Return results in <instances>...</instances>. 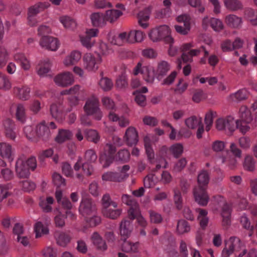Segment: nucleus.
Here are the masks:
<instances>
[{
  "instance_id": "obj_1",
  "label": "nucleus",
  "mask_w": 257,
  "mask_h": 257,
  "mask_svg": "<svg viewBox=\"0 0 257 257\" xmlns=\"http://www.w3.org/2000/svg\"><path fill=\"white\" fill-rule=\"evenodd\" d=\"M171 69V64L165 60L159 61L155 70L150 65L142 66L141 63H138L134 69V74L137 75L140 73H142L145 80L147 83L152 84L155 81V77L160 80L167 75Z\"/></svg>"
},
{
  "instance_id": "obj_2",
  "label": "nucleus",
  "mask_w": 257,
  "mask_h": 257,
  "mask_svg": "<svg viewBox=\"0 0 257 257\" xmlns=\"http://www.w3.org/2000/svg\"><path fill=\"white\" fill-rule=\"evenodd\" d=\"M37 167L36 159L32 157L27 159L24 155L20 156L16 163V172L20 178H28L30 170H34Z\"/></svg>"
},
{
  "instance_id": "obj_3",
  "label": "nucleus",
  "mask_w": 257,
  "mask_h": 257,
  "mask_svg": "<svg viewBox=\"0 0 257 257\" xmlns=\"http://www.w3.org/2000/svg\"><path fill=\"white\" fill-rule=\"evenodd\" d=\"M171 33L170 27L164 25L152 29L149 34V37L153 42L164 40L166 42L172 44L174 40Z\"/></svg>"
},
{
  "instance_id": "obj_4",
  "label": "nucleus",
  "mask_w": 257,
  "mask_h": 257,
  "mask_svg": "<svg viewBox=\"0 0 257 257\" xmlns=\"http://www.w3.org/2000/svg\"><path fill=\"white\" fill-rule=\"evenodd\" d=\"M115 152L116 148L111 143H108L104 146L99 155V161L103 168L108 167L112 163Z\"/></svg>"
},
{
  "instance_id": "obj_5",
  "label": "nucleus",
  "mask_w": 257,
  "mask_h": 257,
  "mask_svg": "<svg viewBox=\"0 0 257 257\" xmlns=\"http://www.w3.org/2000/svg\"><path fill=\"white\" fill-rule=\"evenodd\" d=\"M236 120L231 116L220 118L216 121V127L218 130L224 131L231 134L236 129Z\"/></svg>"
},
{
  "instance_id": "obj_6",
  "label": "nucleus",
  "mask_w": 257,
  "mask_h": 257,
  "mask_svg": "<svg viewBox=\"0 0 257 257\" xmlns=\"http://www.w3.org/2000/svg\"><path fill=\"white\" fill-rule=\"evenodd\" d=\"M53 80L57 86L66 87L71 85L74 83V78L72 73L65 71L56 75L54 77Z\"/></svg>"
},
{
  "instance_id": "obj_7",
  "label": "nucleus",
  "mask_w": 257,
  "mask_h": 257,
  "mask_svg": "<svg viewBox=\"0 0 257 257\" xmlns=\"http://www.w3.org/2000/svg\"><path fill=\"white\" fill-rule=\"evenodd\" d=\"M97 158V156L94 150L89 149L85 152L84 159L86 162L83 164L82 170L84 173L87 176H90L92 174L93 169L90 163L94 162Z\"/></svg>"
},
{
  "instance_id": "obj_8",
  "label": "nucleus",
  "mask_w": 257,
  "mask_h": 257,
  "mask_svg": "<svg viewBox=\"0 0 257 257\" xmlns=\"http://www.w3.org/2000/svg\"><path fill=\"white\" fill-rule=\"evenodd\" d=\"M84 66L88 71H95L98 68V65L102 62L101 57L98 55L94 57L90 53L85 55L83 57Z\"/></svg>"
},
{
  "instance_id": "obj_9",
  "label": "nucleus",
  "mask_w": 257,
  "mask_h": 257,
  "mask_svg": "<svg viewBox=\"0 0 257 257\" xmlns=\"http://www.w3.org/2000/svg\"><path fill=\"white\" fill-rule=\"evenodd\" d=\"M39 45L43 49L51 51H56L60 46V42L56 38L52 36H44L40 40Z\"/></svg>"
},
{
  "instance_id": "obj_10",
  "label": "nucleus",
  "mask_w": 257,
  "mask_h": 257,
  "mask_svg": "<svg viewBox=\"0 0 257 257\" xmlns=\"http://www.w3.org/2000/svg\"><path fill=\"white\" fill-rule=\"evenodd\" d=\"M80 213L86 217L92 214L95 213L96 209L94 203L88 198H82L79 207Z\"/></svg>"
},
{
  "instance_id": "obj_11",
  "label": "nucleus",
  "mask_w": 257,
  "mask_h": 257,
  "mask_svg": "<svg viewBox=\"0 0 257 257\" xmlns=\"http://www.w3.org/2000/svg\"><path fill=\"white\" fill-rule=\"evenodd\" d=\"M239 242V238L236 237H231L225 243V245L221 253V257H229L235 252L237 246Z\"/></svg>"
},
{
  "instance_id": "obj_12",
  "label": "nucleus",
  "mask_w": 257,
  "mask_h": 257,
  "mask_svg": "<svg viewBox=\"0 0 257 257\" xmlns=\"http://www.w3.org/2000/svg\"><path fill=\"white\" fill-rule=\"evenodd\" d=\"M108 39L112 44L122 46L125 44L130 43L129 32H120L117 35L109 34Z\"/></svg>"
},
{
  "instance_id": "obj_13",
  "label": "nucleus",
  "mask_w": 257,
  "mask_h": 257,
  "mask_svg": "<svg viewBox=\"0 0 257 257\" xmlns=\"http://www.w3.org/2000/svg\"><path fill=\"white\" fill-rule=\"evenodd\" d=\"M193 195L195 201L200 205L206 206L209 201V197L204 188L197 186L194 188Z\"/></svg>"
},
{
  "instance_id": "obj_14",
  "label": "nucleus",
  "mask_w": 257,
  "mask_h": 257,
  "mask_svg": "<svg viewBox=\"0 0 257 257\" xmlns=\"http://www.w3.org/2000/svg\"><path fill=\"white\" fill-rule=\"evenodd\" d=\"M13 59L21 68L25 71L30 70L32 65L30 59L22 52H17L13 55Z\"/></svg>"
},
{
  "instance_id": "obj_15",
  "label": "nucleus",
  "mask_w": 257,
  "mask_h": 257,
  "mask_svg": "<svg viewBox=\"0 0 257 257\" xmlns=\"http://www.w3.org/2000/svg\"><path fill=\"white\" fill-rule=\"evenodd\" d=\"M0 156L3 159L12 162L15 158V149L8 143H0Z\"/></svg>"
},
{
  "instance_id": "obj_16",
  "label": "nucleus",
  "mask_w": 257,
  "mask_h": 257,
  "mask_svg": "<svg viewBox=\"0 0 257 257\" xmlns=\"http://www.w3.org/2000/svg\"><path fill=\"white\" fill-rule=\"evenodd\" d=\"M99 108V100L98 98L92 95L86 99L83 106V110L87 115H91L92 112Z\"/></svg>"
},
{
  "instance_id": "obj_17",
  "label": "nucleus",
  "mask_w": 257,
  "mask_h": 257,
  "mask_svg": "<svg viewBox=\"0 0 257 257\" xmlns=\"http://www.w3.org/2000/svg\"><path fill=\"white\" fill-rule=\"evenodd\" d=\"M13 107L15 109L16 119L22 123H25L27 119V116L25 104L22 103L14 104L12 105L11 109Z\"/></svg>"
},
{
  "instance_id": "obj_18",
  "label": "nucleus",
  "mask_w": 257,
  "mask_h": 257,
  "mask_svg": "<svg viewBox=\"0 0 257 257\" xmlns=\"http://www.w3.org/2000/svg\"><path fill=\"white\" fill-rule=\"evenodd\" d=\"M235 257H257V250L251 249L247 253V250L243 243L239 239V242L234 254Z\"/></svg>"
},
{
  "instance_id": "obj_19",
  "label": "nucleus",
  "mask_w": 257,
  "mask_h": 257,
  "mask_svg": "<svg viewBox=\"0 0 257 257\" xmlns=\"http://www.w3.org/2000/svg\"><path fill=\"white\" fill-rule=\"evenodd\" d=\"M124 140L130 146L135 145L138 142V134L135 127L130 126L125 131Z\"/></svg>"
},
{
  "instance_id": "obj_20",
  "label": "nucleus",
  "mask_w": 257,
  "mask_h": 257,
  "mask_svg": "<svg viewBox=\"0 0 257 257\" xmlns=\"http://www.w3.org/2000/svg\"><path fill=\"white\" fill-rule=\"evenodd\" d=\"M133 230L132 222L130 221L124 219L122 220L120 224L119 233L124 239L128 237Z\"/></svg>"
},
{
  "instance_id": "obj_21",
  "label": "nucleus",
  "mask_w": 257,
  "mask_h": 257,
  "mask_svg": "<svg viewBox=\"0 0 257 257\" xmlns=\"http://www.w3.org/2000/svg\"><path fill=\"white\" fill-rule=\"evenodd\" d=\"M14 92L19 99L26 101L30 98L31 88L27 86H16Z\"/></svg>"
},
{
  "instance_id": "obj_22",
  "label": "nucleus",
  "mask_w": 257,
  "mask_h": 257,
  "mask_svg": "<svg viewBox=\"0 0 257 257\" xmlns=\"http://www.w3.org/2000/svg\"><path fill=\"white\" fill-rule=\"evenodd\" d=\"M225 23L229 27L234 29L240 28L242 24V19L235 15L229 14L225 18Z\"/></svg>"
},
{
  "instance_id": "obj_23",
  "label": "nucleus",
  "mask_w": 257,
  "mask_h": 257,
  "mask_svg": "<svg viewBox=\"0 0 257 257\" xmlns=\"http://www.w3.org/2000/svg\"><path fill=\"white\" fill-rule=\"evenodd\" d=\"M231 209L230 205L224 203L220 210V215L222 218V225L224 226H228L231 223Z\"/></svg>"
},
{
  "instance_id": "obj_24",
  "label": "nucleus",
  "mask_w": 257,
  "mask_h": 257,
  "mask_svg": "<svg viewBox=\"0 0 257 257\" xmlns=\"http://www.w3.org/2000/svg\"><path fill=\"white\" fill-rule=\"evenodd\" d=\"M81 58V53L78 51H73L68 55L63 60L66 67L72 66L76 64Z\"/></svg>"
},
{
  "instance_id": "obj_25",
  "label": "nucleus",
  "mask_w": 257,
  "mask_h": 257,
  "mask_svg": "<svg viewBox=\"0 0 257 257\" xmlns=\"http://www.w3.org/2000/svg\"><path fill=\"white\" fill-rule=\"evenodd\" d=\"M51 114L53 118L57 121L62 122L65 119L64 112L62 110V105L59 104H53L50 107Z\"/></svg>"
},
{
  "instance_id": "obj_26",
  "label": "nucleus",
  "mask_w": 257,
  "mask_h": 257,
  "mask_svg": "<svg viewBox=\"0 0 257 257\" xmlns=\"http://www.w3.org/2000/svg\"><path fill=\"white\" fill-rule=\"evenodd\" d=\"M51 63L49 59L41 60L38 64L37 73L40 77H45L50 71Z\"/></svg>"
},
{
  "instance_id": "obj_27",
  "label": "nucleus",
  "mask_w": 257,
  "mask_h": 257,
  "mask_svg": "<svg viewBox=\"0 0 257 257\" xmlns=\"http://www.w3.org/2000/svg\"><path fill=\"white\" fill-rule=\"evenodd\" d=\"M4 126L6 130V136L10 140L14 141L16 138V133L14 131L15 124L14 122L10 119H7L4 122Z\"/></svg>"
},
{
  "instance_id": "obj_28",
  "label": "nucleus",
  "mask_w": 257,
  "mask_h": 257,
  "mask_svg": "<svg viewBox=\"0 0 257 257\" xmlns=\"http://www.w3.org/2000/svg\"><path fill=\"white\" fill-rule=\"evenodd\" d=\"M140 244L138 242H133L124 239L121 245L122 250L127 253H137L139 251Z\"/></svg>"
},
{
  "instance_id": "obj_29",
  "label": "nucleus",
  "mask_w": 257,
  "mask_h": 257,
  "mask_svg": "<svg viewBox=\"0 0 257 257\" xmlns=\"http://www.w3.org/2000/svg\"><path fill=\"white\" fill-rule=\"evenodd\" d=\"M239 114V120L245 122V123H250L253 121L251 112L246 106L243 105L240 107Z\"/></svg>"
},
{
  "instance_id": "obj_30",
  "label": "nucleus",
  "mask_w": 257,
  "mask_h": 257,
  "mask_svg": "<svg viewBox=\"0 0 257 257\" xmlns=\"http://www.w3.org/2000/svg\"><path fill=\"white\" fill-rule=\"evenodd\" d=\"M85 138L90 142L95 144L98 143L100 141V136L99 133L94 129H86L84 130Z\"/></svg>"
},
{
  "instance_id": "obj_31",
  "label": "nucleus",
  "mask_w": 257,
  "mask_h": 257,
  "mask_svg": "<svg viewBox=\"0 0 257 257\" xmlns=\"http://www.w3.org/2000/svg\"><path fill=\"white\" fill-rule=\"evenodd\" d=\"M72 135V132L69 130H59L57 135L55 138V141L58 144H62L71 139Z\"/></svg>"
},
{
  "instance_id": "obj_32",
  "label": "nucleus",
  "mask_w": 257,
  "mask_h": 257,
  "mask_svg": "<svg viewBox=\"0 0 257 257\" xmlns=\"http://www.w3.org/2000/svg\"><path fill=\"white\" fill-rule=\"evenodd\" d=\"M54 201L53 198L51 196L41 197L40 198L39 205L44 212H49L52 210V205Z\"/></svg>"
},
{
  "instance_id": "obj_33",
  "label": "nucleus",
  "mask_w": 257,
  "mask_h": 257,
  "mask_svg": "<svg viewBox=\"0 0 257 257\" xmlns=\"http://www.w3.org/2000/svg\"><path fill=\"white\" fill-rule=\"evenodd\" d=\"M102 212L105 217L112 219H115L121 215L122 209L120 208L113 209L108 207L103 208Z\"/></svg>"
},
{
  "instance_id": "obj_34",
  "label": "nucleus",
  "mask_w": 257,
  "mask_h": 257,
  "mask_svg": "<svg viewBox=\"0 0 257 257\" xmlns=\"http://www.w3.org/2000/svg\"><path fill=\"white\" fill-rule=\"evenodd\" d=\"M248 95V91L246 89H239L235 93L229 95L228 98L233 101H240L246 99Z\"/></svg>"
},
{
  "instance_id": "obj_35",
  "label": "nucleus",
  "mask_w": 257,
  "mask_h": 257,
  "mask_svg": "<svg viewBox=\"0 0 257 257\" xmlns=\"http://www.w3.org/2000/svg\"><path fill=\"white\" fill-rule=\"evenodd\" d=\"M130 43H140L145 38V34L140 30H134L129 31Z\"/></svg>"
},
{
  "instance_id": "obj_36",
  "label": "nucleus",
  "mask_w": 257,
  "mask_h": 257,
  "mask_svg": "<svg viewBox=\"0 0 257 257\" xmlns=\"http://www.w3.org/2000/svg\"><path fill=\"white\" fill-rule=\"evenodd\" d=\"M196 211L198 213L197 219L199 222V224L201 227L203 229L205 228L209 222V218L207 216V211L205 209L200 208L196 209Z\"/></svg>"
},
{
  "instance_id": "obj_37",
  "label": "nucleus",
  "mask_w": 257,
  "mask_h": 257,
  "mask_svg": "<svg viewBox=\"0 0 257 257\" xmlns=\"http://www.w3.org/2000/svg\"><path fill=\"white\" fill-rule=\"evenodd\" d=\"M91 23L94 26L101 27L105 25L106 20L104 15L100 13H94L90 16Z\"/></svg>"
},
{
  "instance_id": "obj_38",
  "label": "nucleus",
  "mask_w": 257,
  "mask_h": 257,
  "mask_svg": "<svg viewBox=\"0 0 257 257\" xmlns=\"http://www.w3.org/2000/svg\"><path fill=\"white\" fill-rule=\"evenodd\" d=\"M49 4L46 3H38L28 9V14L36 16L40 12L49 7Z\"/></svg>"
},
{
  "instance_id": "obj_39",
  "label": "nucleus",
  "mask_w": 257,
  "mask_h": 257,
  "mask_svg": "<svg viewBox=\"0 0 257 257\" xmlns=\"http://www.w3.org/2000/svg\"><path fill=\"white\" fill-rule=\"evenodd\" d=\"M10 52L4 46H0V68L5 67L9 60Z\"/></svg>"
},
{
  "instance_id": "obj_40",
  "label": "nucleus",
  "mask_w": 257,
  "mask_h": 257,
  "mask_svg": "<svg viewBox=\"0 0 257 257\" xmlns=\"http://www.w3.org/2000/svg\"><path fill=\"white\" fill-rule=\"evenodd\" d=\"M91 240L96 247L101 250H105L107 249V245L105 242L100 237L97 232H94L91 236Z\"/></svg>"
},
{
  "instance_id": "obj_41",
  "label": "nucleus",
  "mask_w": 257,
  "mask_h": 257,
  "mask_svg": "<svg viewBox=\"0 0 257 257\" xmlns=\"http://www.w3.org/2000/svg\"><path fill=\"white\" fill-rule=\"evenodd\" d=\"M122 14L123 13L120 10L111 9L106 11L104 16L106 21L113 23L122 16Z\"/></svg>"
},
{
  "instance_id": "obj_42",
  "label": "nucleus",
  "mask_w": 257,
  "mask_h": 257,
  "mask_svg": "<svg viewBox=\"0 0 257 257\" xmlns=\"http://www.w3.org/2000/svg\"><path fill=\"white\" fill-rule=\"evenodd\" d=\"M223 3L227 10L236 11L242 8L241 3L238 0H223Z\"/></svg>"
},
{
  "instance_id": "obj_43",
  "label": "nucleus",
  "mask_w": 257,
  "mask_h": 257,
  "mask_svg": "<svg viewBox=\"0 0 257 257\" xmlns=\"http://www.w3.org/2000/svg\"><path fill=\"white\" fill-rule=\"evenodd\" d=\"M35 128L37 130V137L47 138L50 135V130L45 121L35 125Z\"/></svg>"
},
{
  "instance_id": "obj_44",
  "label": "nucleus",
  "mask_w": 257,
  "mask_h": 257,
  "mask_svg": "<svg viewBox=\"0 0 257 257\" xmlns=\"http://www.w3.org/2000/svg\"><path fill=\"white\" fill-rule=\"evenodd\" d=\"M59 20L66 29L71 30L76 27V22L70 17L63 16L60 18Z\"/></svg>"
},
{
  "instance_id": "obj_45",
  "label": "nucleus",
  "mask_w": 257,
  "mask_h": 257,
  "mask_svg": "<svg viewBox=\"0 0 257 257\" xmlns=\"http://www.w3.org/2000/svg\"><path fill=\"white\" fill-rule=\"evenodd\" d=\"M12 84L9 77L0 72V89L8 91L12 88Z\"/></svg>"
},
{
  "instance_id": "obj_46",
  "label": "nucleus",
  "mask_w": 257,
  "mask_h": 257,
  "mask_svg": "<svg viewBox=\"0 0 257 257\" xmlns=\"http://www.w3.org/2000/svg\"><path fill=\"white\" fill-rule=\"evenodd\" d=\"M202 123V119L195 116H192L185 120V123L187 127L195 129Z\"/></svg>"
},
{
  "instance_id": "obj_47",
  "label": "nucleus",
  "mask_w": 257,
  "mask_h": 257,
  "mask_svg": "<svg viewBox=\"0 0 257 257\" xmlns=\"http://www.w3.org/2000/svg\"><path fill=\"white\" fill-rule=\"evenodd\" d=\"M24 133L28 139L35 141L37 138V130L35 125H26L24 128Z\"/></svg>"
},
{
  "instance_id": "obj_48",
  "label": "nucleus",
  "mask_w": 257,
  "mask_h": 257,
  "mask_svg": "<svg viewBox=\"0 0 257 257\" xmlns=\"http://www.w3.org/2000/svg\"><path fill=\"white\" fill-rule=\"evenodd\" d=\"M34 230L36 237H39L44 234L49 232V229L47 225L43 224L41 222H37L34 225Z\"/></svg>"
},
{
  "instance_id": "obj_49",
  "label": "nucleus",
  "mask_w": 257,
  "mask_h": 257,
  "mask_svg": "<svg viewBox=\"0 0 257 257\" xmlns=\"http://www.w3.org/2000/svg\"><path fill=\"white\" fill-rule=\"evenodd\" d=\"M159 181L158 178L153 174L147 176L144 179V184L146 188L154 187Z\"/></svg>"
},
{
  "instance_id": "obj_50",
  "label": "nucleus",
  "mask_w": 257,
  "mask_h": 257,
  "mask_svg": "<svg viewBox=\"0 0 257 257\" xmlns=\"http://www.w3.org/2000/svg\"><path fill=\"white\" fill-rule=\"evenodd\" d=\"M57 244L61 246L65 247L71 240V236L64 232L60 233L58 236H56Z\"/></svg>"
},
{
  "instance_id": "obj_51",
  "label": "nucleus",
  "mask_w": 257,
  "mask_h": 257,
  "mask_svg": "<svg viewBox=\"0 0 257 257\" xmlns=\"http://www.w3.org/2000/svg\"><path fill=\"white\" fill-rule=\"evenodd\" d=\"M183 146L180 143H176L172 145L169 148L170 152L175 158H178L183 152Z\"/></svg>"
},
{
  "instance_id": "obj_52",
  "label": "nucleus",
  "mask_w": 257,
  "mask_h": 257,
  "mask_svg": "<svg viewBox=\"0 0 257 257\" xmlns=\"http://www.w3.org/2000/svg\"><path fill=\"white\" fill-rule=\"evenodd\" d=\"M85 220L90 227H94L98 225L101 222V218L95 213L92 214L90 216L84 217Z\"/></svg>"
},
{
  "instance_id": "obj_53",
  "label": "nucleus",
  "mask_w": 257,
  "mask_h": 257,
  "mask_svg": "<svg viewBox=\"0 0 257 257\" xmlns=\"http://www.w3.org/2000/svg\"><path fill=\"white\" fill-rule=\"evenodd\" d=\"M255 162L253 158L250 156H247L244 159L243 166L245 170L253 171L255 169Z\"/></svg>"
},
{
  "instance_id": "obj_54",
  "label": "nucleus",
  "mask_w": 257,
  "mask_h": 257,
  "mask_svg": "<svg viewBox=\"0 0 257 257\" xmlns=\"http://www.w3.org/2000/svg\"><path fill=\"white\" fill-rule=\"evenodd\" d=\"M209 177L207 172L202 171L198 175V186L203 187L207 185L209 182Z\"/></svg>"
},
{
  "instance_id": "obj_55",
  "label": "nucleus",
  "mask_w": 257,
  "mask_h": 257,
  "mask_svg": "<svg viewBox=\"0 0 257 257\" xmlns=\"http://www.w3.org/2000/svg\"><path fill=\"white\" fill-rule=\"evenodd\" d=\"M190 230V227L188 222L184 220H180L178 221L177 226V231L179 234H183L188 232Z\"/></svg>"
},
{
  "instance_id": "obj_56",
  "label": "nucleus",
  "mask_w": 257,
  "mask_h": 257,
  "mask_svg": "<svg viewBox=\"0 0 257 257\" xmlns=\"http://www.w3.org/2000/svg\"><path fill=\"white\" fill-rule=\"evenodd\" d=\"M210 26L213 30L217 32L221 31L224 28L222 22L220 19L214 18L210 19Z\"/></svg>"
},
{
  "instance_id": "obj_57",
  "label": "nucleus",
  "mask_w": 257,
  "mask_h": 257,
  "mask_svg": "<svg viewBox=\"0 0 257 257\" xmlns=\"http://www.w3.org/2000/svg\"><path fill=\"white\" fill-rule=\"evenodd\" d=\"M130 169V166L128 165H123L119 168V172H116L118 182L122 181L128 176V172Z\"/></svg>"
},
{
  "instance_id": "obj_58",
  "label": "nucleus",
  "mask_w": 257,
  "mask_h": 257,
  "mask_svg": "<svg viewBox=\"0 0 257 257\" xmlns=\"http://www.w3.org/2000/svg\"><path fill=\"white\" fill-rule=\"evenodd\" d=\"M239 222L243 228L246 230L252 231L253 226L251 225L250 220L246 214L243 213L240 216Z\"/></svg>"
},
{
  "instance_id": "obj_59",
  "label": "nucleus",
  "mask_w": 257,
  "mask_h": 257,
  "mask_svg": "<svg viewBox=\"0 0 257 257\" xmlns=\"http://www.w3.org/2000/svg\"><path fill=\"white\" fill-rule=\"evenodd\" d=\"M141 214L138 203L134 205V206H131L130 209L128 210V217L132 220L136 219Z\"/></svg>"
},
{
  "instance_id": "obj_60",
  "label": "nucleus",
  "mask_w": 257,
  "mask_h": 257,
  "mask_svg": "<svg viewBox=\"0 0 257 257\" xmlns=\"http://www.w3.org/2000/svg\"><path fill=\"white\" fill-rule=\"evenodd\" d=\"M99 85L104 91H106L112 88L113 83L110 79L107 77H103L99 80Z\"/></svg>"
},
{
  "instance_id": "obj_61",
  "label": "nucleus",
  "mask_w": 257,
  "mask_h": 257,
  "mask_svg": "<svg viewBox=\"0 0 257 257\" xmlns=\"http://www.w3.org/2000/svg\"><path fill=\"white\" fill-rule=\"evenodd\" d=\"M79 39L81 44L87 49H89L94 45V41L84 34L80 35Z\"/></svg>"
},
{
  "instance_id": "obj_62",
  "label": "nucleus",
  "mask_w": 257,
  "mask_h": 257,
  "mask_svg": "<svg viewBox=\"0 0 257 257\" xmlns=\"http://www.w3.org/2000/svg\"><path fill=\"white\" fill-rule=\"evenodd\" d=\"M174 202L178 209L182 207L183 199L180 191L178 189L174 190Z\"/></svg>"
},
{
  "instance_id": "obj_63",
  "label": "nucleus",
  "mask_w": 257,
  "mask_h": 257,
  "mask_svg": "<svg viewBox=\"0 0 257 257\" xmlns=\"http://www.w3.org/2000/svg\"><path fill=\"white\" fill-rule=\"evenodd\" d=\"M65 216L58 211L57 214H56L54 217L55 225L59 228L64 227L65 225Z\"/></svg>"
},
{
  "instance_id": "obj_64",
  "label": "nucleus",
  "mask_w": 257,
  "mask_h": 257,
  "mask_svg": "<svg viewBox=\"0 0 257 257\" xmlns=\"http://www.w3.org/2000/svg\"><path fill=\"white\" fill-rule=\"evenodd\" d=\"M20 186L22 187L23 190L27 192L33 191L36 188L35 184L28 180L20 182Z\"/></svg>"
}]
</instances>
